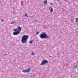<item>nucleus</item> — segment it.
<instances>
[{"label": "nucleus", "mask_w": 78, "mask_h": 78, "mask_svg": "<svg viewBox=\"0 0 78 78\" xmlns=\"http://www.w3.org/2000/svg\"><path fill=\"white\" fill-rule=\"evenodd\" d=\"M28 39V35H23L21 38V41L22 43L24 44L26 43L27 42Z\"/></svg>", "instance_id": "nucleus-2"}, {"label": "nucleus", "mask_w": 78, "mask_h": 78, "mask_svg": "<svg viewBox=\"0 0 78 78\" xmlns=\"http://www.w3.org/2000/svg\"><path fill=\"white\" fill-rule=\"evenodd\" d=\"M57 2H58L59 1V0H57Z\"/></svg>", "instance_id": "nucleus-17"}, {"label": "nucleus", "mask_w": 78, "mask_h": 78, "mask_svg": "<svg viewBox=\"0 0 78 78\" xmlns=\"http://www.w3.org/2000/svg\"><path fill=\"white\" fill-rule=\"evenodd\" d=\"M48 62V61L47 60L44 59L42 60V62L41 64V66H44V65H45V64H47Z\"/></svg>", "instance_id": "nucleus-4"}, {"label": "nucleus", "mask_w": 78, "mask_h": 78, "mask_svg": "<svg viewBox=\"0 0 78 78\" xmlns=\"http://www.w3.org/2000/svg\"><path fill=\"white\" fill-rule=\"evenodd\" d=\"M77 67V66H76L75 65L74 67H73V68L75 69H76V68Z\"/></svg>", "instance_id": "nucleus-8"}, {"label": "nucleus", "mask_w": 78, "mask_h": 78, "mask_svg": "<svg viewBox=\"0 0 78 78\" xmlns=\"http://www.w3.org/2000/svg\"><path fill=\"white\" fill-rule=\"evenodd\" d=\"M1 20L2 22H3V21H4V20Z\"/></svg>", "instance_id": "nucleus-15"}, {"label": "nucleus", "mask_w": 78, "mask_h": 78, "mask_svg": "<svg viewBox=\"0 0 78 78\" xmlns=\"http://www.w3.org/2000/svg\"><path fill=\"white\" fill-rule=\"evenodd\" d=\"M14 22L12 21L11 23V24H14Z\"/></svg>", "instance_id": "nucleus-11"}, {"label": "nucleus", "mask_w": 78, "mask_h": 78, "mask_svg": "<svg viewBox=\"0 0 78 78\" xmlns=\"http://www.w3.org/2000/svg\"><path fill=\"white\" fill-rule=\"evenodd\" d=\"M40 37L41 39H49L50 37L48 35L45 33H42L40 35Z\"/></svg>", "instance_id": "nucleus-3"}, {"label": "nucleus", "mask_w": 78, "mask_h": 78, "mask_svg": "<svg viewBox=\"0 0 78 78\" xmlns=\"http://www.w3.org/2000/svg\"><path fill=\"white\" fill-rule=\"evenodd\" d=\"M77 71H78V67H77Z\"/></svg>", "instance_id": "nucleus-18"}, {"label": "nucleus", "mask_w": 78, "mask_h": 78, "mask_svg": "<svg viewBox=\"0 0 78 78\" xmlns=\"http://www.w3.org/2000/svg\"><path fill=\"white\" fill-rule=\"evenodd\" d=\"M76 22H77V23H78V18H76Z\"/></svg>", "instance_id": "nucleus-9"}, {"label": "nucleus", "mask_w": 78, "mask_h": 78, "mask_svg": "<svg viewBox=\"0 0 78 78\" xmlns=\"http://www.w3.org/2000/svg\"><path fill=\"white\" fill-rule=\"evenodd\" d=\"M33 41H30V44H31L32 43H33Z\"/></svg>", "instance_id": "nucleus-10"}, {"label": "nucleus", "mask_w": 78, "mask_h": 78, "mask_svg": "<svg viewBox=\"0 0 78 78\" xmlns=\"http://www.w3.org/2000/svg\"><path fill=\"white\" fill-rule=\"evenodd\" d=\"M72 22H73V20H72Z\"/></svg>", "instance_id": "nucleus-19"}, {"label": "nucleus", "mask_w": 78, "mask_h": 78, "mask_svg": "<svg viewBox=\"0 0 78 78\" xmlns=\"http://www.w3.org/2000/svg\"><path fill=\"white\" fill-rule=\"evenodd\" d=\"M39 34V32H37L36 33L37 34Z\"/></svg>", "instance_id": "nucleus-14"}, {"label": "nucleus", "mask_w": 78, "mask_h": 78, "mask_svg": "<svg viewBox=\"0 0 78 78\" xmlns=\"http://www.w3.org/2000/svg\"><path fill=\"white\" fill-rule=\"evenodd\" d=\"M25 17H28V16L27 15V14H25Z\"/></svg>", "instance_id": "nucleus-13"}, {"label": "nucleus", "mask_w": 78, "mask_h": 78, "mask_svg": "<svg viewBox=\"0 0 78 78\" xmlns=\"http://www.w3.org/2000/svg\"><path fill=\"white\" fill-rule=\"evenodd\" d=\"M53 8H51V9L50 10V12H51V13H52V12H53Z\"/></svg>", "instance_id": "nucleus-7"}, {"label": "nucleus", "mask_w": 78, "mask_h": 78, "mask_svg": "<svg viewBox=\"0 0 78 78\" xmlns=\"http://www.w3.org/2000/svg\"><path fill=\"white\" fill-rule=\"evenodd\" d=\"M30 69L29 68L27 70H23V72H24V73H25V72H27V73H28V72H30Z\"/></svg>", "instance_id": "nucleus-5"}, {"label": "nucleus", "mask_w": 78, "mask_h": 78, "mask_svg": "<svg viewBox=\"0 0 78 78\" xmlns=\"http://www.w3.org/2000/svg\"><path fill=\"white\" fill-rule=\"evenodd\" d=\"M50 4L51 5H53V4L51 3H50Z\"/></svg>", "instance_id": "nucleus-16"}, {"label": "nucleus", "mask_w": 78, "mask_h": 78, "mask_svg": "<svg viewBox=\"0 0 78 78\" xmlns=\"http://www.w3.org/2000/svg\"><path fill=\"white\" fill-rule=\"evenodd\" d=\"M21 30H22V27H18L17 29H15L13 30V31H16L15 32L13 33V34L14 36H16V35H18L20 33V31H21Z\"/></svg>", "instance_id": "nucleus-1"}, {"label": "nucleus", "mask_w": 78, "mask_h": 78, "mask_svg": "<svg viewBox=\"0 0 78 78\" xmlns=\"http://www.w3.org/2000/svg\"><path fill=\"white\" fill-rule=\"evenodd\" d=\"M44 5H47V0L45 1L44 2Z\"/></svg>", "instance_id": "nucleus-6"}, {"label": "nucleus", "mask_w": 78, "mask_h": 78, "mask_svg": "<svg viewBox=\"0 0 78 78\" xmlns=\"http://www.w3.org/2000/svg\"><path fill=\"white\" fill-rule=\"evenodd\" d=\"M31 55H34V53H33V52H32Z\"/></svg>", "instance_id": "nucleus-12"}]
</instances>
